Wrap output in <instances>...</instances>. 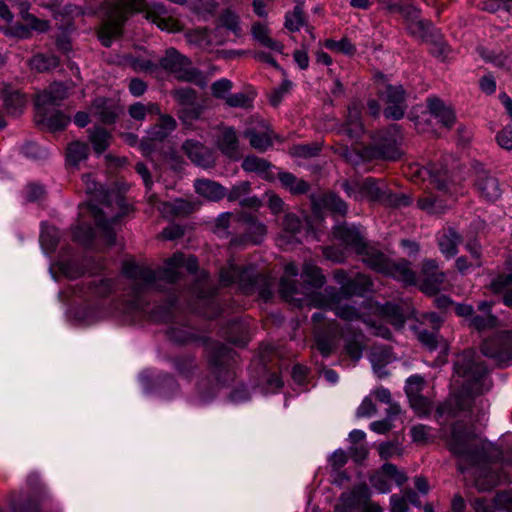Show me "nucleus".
<instances>
[{"instance_id":"nucleus-64","label":"nucleus","mask_w":512,"mask_h":512,"mask_svg":"<svg viewBox=\"0 0 512 512\" xmlns=\"http://www.w3.org/2000/svg\"><path fill=\"white\" fill-rule=\"evenodd\" d=\"M391 512H407L408 504L404 496L392 495L390 498Z\"/></svg>"},{"instance_id":"nucleus-9","label":"nucleus","mask_w":512,"mask_h":512,"mask_svg":"<svg viewBox=\"0 0 512 512\" xmlns=\"http://www.w3.org/2000/svg\"><path fill=\"white\" fill-rule=\"evenodd\" d=\"M160 66L181 80L191 82L198 77V71L191 67L190 61L175 49L166 51L165 56L160 60Z\"/></svg>"},{"instance_id":"nucleus-21","label":"nucleus","mask_w":512,"mask_h":512,"mask_svg":"<svg viewBox=\"0 0 512 512\" xmlns=\"http://www.w3.org/2000/svg\"><path fill=\"white\" fill-rule=\"evenodd\" d=\"M220 281L223 285L237 282L245 288L254 282V273L250 268L240 270L235 264L230 263L227 268L221 270Z\"/></svg>"},{"instance_id":"nucleus-57","label":"nucleus","mask_w":512,"mask_h":512,"mask_svg":"<svg viewBox=\"0 0 512 512\" xmlns=\"http://www.w3.org/2000/svg\"><path fill=\"white\" fill-rule=\"evenodd\" d=\"M412 409L418 415H426L430 411V402L428 399L420 395L408 398Z\"/></svg>"},{"instance_id":"nucleus-20","label":"nucleus","mask_w":512,"mask_h":512,"mask_svg":"<svg viewBox=\"0 0 512 512\" xmlns=\"http://www.w3.org/2000/svg\"><path fill=\"white\" fill-rule=\"evenodd\" d=\"M67 90V87L61 83L52 84L49 89L37 95L36 109L42 111L45 107L59 105L68 96Z\"/></svg>"},{"instance_id":"nucleus-40","label":"nucleus","mask_w":512,"mask_h":512,"mask_svg":"<svg viewBox=\"0 0 512 512\" xmlns=\"http://www.w3.org/2000/svg\"><path fill=\"white\" fill-rule=\"evenodd\" d=\"M89 152L87 144L79 141L72 142L67 148V162L71 166H78L84 161Z\"/></svg>"},{"instance_id":"nucleus-45","label":"nucleus","mask_w":512,"mask_h":512,"mask_svg":"<svg viewBox=\"0 0 512 512\" xmlns=\"http://www.w3.org/2000/svg\"><path fill=\"white\" fill-rule=\"evenodd\" d=\"M130 116L135 120H144L146 115L159 114V107L156 104L149 103L144 105L142 103H135L129 108Z\"/></svg>"},{"instance_id":"nucleus-46","label":"nucleus","mask_w":512,"mask_h":512,"mask_svg":"<svg viewBox=\"0 0 512 512\" xmlns=\"http://www.w3.org/2000/svg\"><path fill=\"white\" fill-rule=\"evenodd\" d=\"M400 411L397 405H391L388 411V417L384 420L374 421L370 424V429L378 434H384L388 432L392 425L391 419L393 415L398 414Z\"/></svg>"},{"instance_id":"nucleus-59","label":"nucleus","mask_w":512,"mask_h":512,"mask_svg":"<svg viewBox=\"0 0 512 512\" xmlns=\"http://www.w3.org/2000/svg\"><path fill=\"white\" fill-rule=\"evenodd\" d=\"M30 30H32L28 24L22 25L17 24L12 27L5 28L3 30L4 34L9 37H16L19 39H26L30 37Z\"/></svg>"},{"instance_id":"nucleus-39","label":"nucleus","mask_w":512,"mask_h":512,"mask_svg":"<svg viewBox=\"0 0 512 512\" xmlns=\"http://www.w3.org/2000/svg\"><path fill=\"white\" fill-rule=\"evenodd\" d=\"M59 238L60 235L57 228L45 224L41 226L40 243L46 254L51 253L55 249Z\"/></svg>"},{"instance_id":"nucleus-2","label":"nucleus","mask_w":512,"mask_h":512,"mask_svg":"<svg viewBox=\"0 0 512 512\" xmlns=\"http://www.w3.org/2000/svg\"><path fill=\"white\" fill-rule=\"evenodd\" d=\"M446 441L449 450L459 458L460 471L473 469L472 474L480 490H488L506 480L495 474L494 468L485 459L482 441L463 424H455Z\"/></svg>"},{"instance_id":"nucleus-38","label":"nucleus","mask_w":512,"mask_h":512,"mask_svg":"<svg viewBox=\"0 0 512 512\" xmlns=\"http://www.w3.org/2000/svg\"><path fill=\"white\" fill-rule=\"evenodd\" d=\"M491 303L483 301L478 305V309L482 311L484 316H473L469 324L477 330L492 327L496 323V318L490 314Z\"/></svg>"},{"instance_id":"nucleus-54","label":"nucleus","mask_w":512,"mask_h":512,"mask_svg":"<svg viewBox=\"0 0 512 512\" xmlns=\"http://www.w3.org/2000/svg\"><path fill=\"white\" fill-rule=\"evenodd\" d=\"M325 46H326V48H328L330 50H334V51H337V52H342V53L347 54V55H351V54H353L355 52V47L347 39H342V40H339V41L327 40L325 42Z\"/></svg>"},{"instance_id":"nucleus-47","label":"nucleus","mask_w":512,"mask_h":512,"mask_svg":"<svg viewBox=\"0 0 512 512\" xmlns=\"http://www.w3.org/2000/svg\"><path fill=\"white\" fill-rule=\"evenodd\" d=\"M82 180L88 194H95L97 199H107L108 195L104 191L103 187L96 182L94 176L91 173L84 174Z\"/></svg>"},{"instance_id":"nucleus-61","label":"nucleus","mask_w":512,"mask_h":512,"mask_svg":"<svg viewBox=\"0 0 512 512\" xmlns=\"http://www.w3.org/2000/svg\"><path fill=\"white\" fill-rule=\"evenodd\" d=\"M291 86L292 83L288 80H285L278 88L274 89V91L270 94L271 104L273 106H277L281 102L284 94H286L289 91Z\"/></svg>"},{"instance_id":"nucleus-1","label":"nucleus","mask_w":512,"mask_h":512,"mask_svg":"<svg viewBox=\"0 0 512 512\" xmlns=\"http://www.w3.org/2000/svg\"><path fill=\"white\" fill-rule=\"evenodd\" d=\"M298 275V268L295 264L289 263L285 266V276L280 282V292L287 301L295 302L298 306H315L328 308L346 321L361 320L370 328L374 329V334L383 338H388L390 332L382 325L377 326V320L370 319L369 316L386 318L396 328H401L405 318L397 305L387 303L379 305L367 302L360 309H356L348 304H342L339 295L332 291L325 290V294L309 293L303 297L298 296V291L293 284L289 283L288 277Z\"/></svg>"},{"instance_id":"nucleus-32","label":"nucleus","mask_w":512,"mask_h":512,"mask_svg":"<svg viewBox=\"0 0 512 512\" xmlns=\"http://www.w3.org/2000/svg\"><path fill=\"white\" fill-rule=\"evenodd\" d=\"M252 35L263 46L270 48L271 50H274L278 53H283L284 46L269 36V29L265 24L255 23L252 26Z\"/></svg>"},{"instance_id":"nucleus-11","label":"nucleus","mask_w":512,"mask_h":512,"mask_svg":"<svg viewBox=\"0 0 512 512\" xmlns=\"http://www.w3.org/2000/svg\"><path fill=\"white\" fill-rule=\"evenodd\" d=\"M176 127L175 120L167 115H161L159 122L155 124L149 131L146 140L140 144V150L145 156H149L156 142L165 139Z\"/></svg>"},{"instance_id":"nucleus-53","label":"nucleus","mask_w":512,"mask_h":512,"mask_svg":"<svg viewBox=\"0 0 512 512\" xmlns=\"http://www.w3.org/2000/svg\"><path fill=\"white\" fill-rule=\"evenodd\" d=\"M424 387V379L419 375H412L406 381V394L408 398L420 395Z\"/></svg>"},{"instance_id":"nucleus-6","label":"nucleus","mask_w":512,"mask_h":512,"mask_svg":"<svg viewBox=\"0 0 512 512\" xmlns=\"http://www.w3.org/2000/svg\"><path fill=\"white\" fill-rule=\"evenodd\" d=\"M455 373L463 378L464 390L468 394H481L490 389L486 367L476 361L473 352H465L455 363Z\"/></svg>"},{"instance_id":"nucleus-8","label":"nucleus","mask_w":512,"mask_h":512,"mask_svg":"<svg viewBox=\"0 0 512 512\" xmlns=\"http://www.w3.org/2000/svg\"><path fill=\"white\" fill-rule=\"evenodd\" d=\"M370 490L366 485H359L350 492L343 493L335 512H383L382 508L370 502Z\"/></svg>"},{"instance_id":"nucleus-18","label":"nucleus","mask_w":512,"mask_h":512,"mask_svg":"<svg viewBox=\"0 0 512 512\" xmlns=\"http://www.w3.org/2000/svg\"><path fill=\"white\" fill-rule=\"evenodd\" d=\"M397 134V129L393 128V134H389L380 139L376 143L374 148L375 157L384 160H396L401 156V150L399 148L400 137Z\"/></svg>"},{"instance_id":"nucleus-52","label":"nucleus","mask_w":512,"mask_h":512,"mask_svg":"<svg viewBox=\"0 0 512 512\" xmlns=\"http://www.w3.org/2000/svg\"><path fill=\"white\" fill-rule=\"evenodd\" d=\"M322 204L325 208L341 215L345 214L347 210L346 204L334 194L325 195L322 198Z\"/></svg>"},{"instance_id":"nucleus-26","label":"nucleus","mask_w":512,"mask_h":512,"mask_svg":"<svg viewBox=\"0 0 512 512\" xmlns=\"http://www.w3.org/2000/svg\"><path fill=\"white\" fill-rule=\"evenodd\" d=\"M217 147L228 157H238V140L236 132L231 127H224L217 136Z\"/></svg>"},{"instance_id":"nucleus-51","label":"nucleus","mask_w":512,"mask_h":512,"mask_svg":"<svg viewBox=\"0 0 512 512\" xmlns=\"http://www.w3.org/2000/svg\"><path fill=\"white\" fill-rule=\"evenodd\" d=\"M418 206L431 214H439L442 213L446 206L442 203V201H439L435 199L434 197L427 196L422 199H419Z\"/></svg>"},{"instance_id":"nucleus-25","label":"nucleus","mask_w":512,"mask_h":512,"mask_svg":"<svg viewBox=\"0 0 512 512\" xmlns=\"http://www.w3.org/2000/svg\"><path fill=\"white\" fill-rule=\"evenodd\" d=\"M300 228V219L294 214L287 213L283 221V231L277 239L278 245L280 247H285L297 242V234L300 232Z\"/></svg>"},{"instance_id":"nucleus-12","label":"nucleus","mask_w":512,"mask_h":512,"mask_svg":"<svg viewBox=\"0 0 512 512\" xmlns=\"http://www.w3.org/2000/svg\"><path fill=\"white\" fill-rule=\"evenodd\" d=\"M381 98L387 104L384 110L386 118L398 120L403 117L406 106L404 90L401 86H387L381 92Z\"/></svg>"},{"instance_id":"nucleus-31","label":"nucleus","mask_w":512,"mask_h":512,"mask_svg":"<svg viewBox=\"0 0 512 512\" xmlns=\"http://www.w3.org/2000/svg\"><path fill=\"white\" fill-rule=\"evenodd\" d=\"M477 187L480 194L488 200L494 201L501 195V189L498 180L485 173L479 175Z\"/></svg>"},{"instance_id":"nucleus-29","label":"nucleus","mask_w":512,"mask_h":512,"mask_svg":"<svg viewBox=\"0 0 512 512\" xmlns=\"http://www.w3.org/2000/svg\"><path fill=\"white\" fill-rule=\"evenodd\" d=\"M509 494H499L493 503L484 499H477L474 502V509L476 512H512L510 505H505L511 502Z\"/></svg>"},{"instance_id":"nucleus-27","label":"nucleus","mask_w":512,"mask_h":512,"mask_svg":"<svg viewBox=\"0 0 512 512\" xmlns=\"http://www.w3.org/2000/svg\"><path fill=\"white\" fill-rule=\"evenodd\" d=\"M428 107L432 116L444 127L450 128L455 122V114L451 107L447 106L442 100L438 98H430L428 100Z\"/></svg>"},{"instance_id":"nucleus-49","label":"nucleus","mask_w":512,"mask_h":512,"mask_svg":"<svg viewBox=\"0 0 512 512\" xmlns=\"http://www.w3.org/2000/svg\"><path fill=\"white\" fill-rule=\"evenodd\" d=\"M302 277L311 286H321L324 282L320 270L315 265L310 263L304 265Z\"/></svg>"},{"instance_id":"nucleus-24","label":"nucleus","mask_w":512,"mask_h":512,"mask_svg":"<svg viewBox=\"0 0 512 512\" xmlns=\"http://www.w3.org/2000/svg\"><path fill=\"white\" fill-rule=\"evenodd\" d=\"M338 282L342 285V289L347 294H362L366 291H369L372 287V282L370 279L363 275L357 274L353 279H349L346 282V274L341 271L335 274Z\"/></svg>"},{"instance_id":"nucleus-4","label":"nucleus","mask_w":512,"mask_h":512,"mask_svg":"<svg viewBox=\"0 0 512 512\" xmlns=\"http://www.w3.org/2000/svg\"><path fill=\"white\" fill-rule=\"evenodd\" d=\"M130 12H145L146 18L155 23L161 30L173 32L178 30V24L165 16V9L160 4L149 5L144 0H118L108 11L99 37L102 44L109 47L112 38L121 33V28Z\"/></svg>"},{"instance_id":"nucleus-3","label":"nucleus","mask_w":512,"mask_h":512,"mask_svg":"<svg viewBox=\"0 0 512 512\" xmlns=\"http://www.w3.org/2000/svg\"><path fill=\"white\" fill-rule=\"evenodd\" d=\"M334 235L356 254L361 255L362 261L373 270L391 276L406 285L416 282L415 273L409 268L407 261H391L375 248L367 246L357 227L339 225L335 227Z\"/></svg>"},{"instance_id":"nucleus-43","label":"nucleus","mask_w":512,"mask_h":512,"mask_svg":"<svg viewBox=\"0 0 512 512\" xmlns=\"http://www.w3.org/2000/svg\"><path fill=\"white\" fill-rule=\"evenodd\" d=\"M110 138V134L102 128H96L90 133V141L98 154L104 152L110 145Z\"/></svg>"},{"instance_id":"nucleus-36","label":"nucleus","mask_w":512,"mask_h":512,"mask_svg":"<svg viewBox=\"0 0 512 512\" xmlns=\"http://www.w3.org/2000/svg\"><path fill=\"white\" fill-rule=\"evenodd\" d=\"M18 8L22 19L31 29L37 32H45L48 30L49 23L46 20L38 19L34 15L28 13L29 3L26 0L19 1Z\"/></svg>"},{"instance_id":"nucleus-44","label":"nucleus","mask_w":512,"mask_h":512,"mask_svg":"<svg viewBox=\"0 0 512 512\" xmlns=\"http://www.w3.org/2000/svg\"><path fill=\"white\" fill-rule=\"evenodd\" d=\"M29 64L32 69L39 72H44L57 67L58 59L53 55L39 54L34 56L30 60Z\"/></svg>"},{"instance_id":"nucleus-56","label":"nucleus","mask_w":512,"mask_h":512,"mask_svg":"<svg viewBox=\"0 0 512 512\" xmlns=\"http://www.w3.org/2000/svg\"><path fill=\"white\" fill-rule=\"evenodd\" d=\"M232 88V83L230 80L222 78L213 83L211 90L213 96L216 98H227L228 93Z\"/></svg>"},{"instance_id":"nucleus-37","label":"nucleus","mask_w":512,"mask_h":512,"mask_svg":"<svg viewBox=\"0 0 512 512\" xmlns=\"http://www.w3.org/2000/svg\"><path fill=\"white\" fill-rule=\"evenodd\" d=\"M374 372L379 376H383L382 368L386 364L392 362L394 357L390 350L382 348H374L369 355Z\"/></svg>"},{"instance_id":"nucleus-28","label":"nucleus","mask_w":512,"mask_h":512,"mask_svg":"<svg viewBox=\"0 0 512 512\" xmlns=\"http://www.w3.org/2000/svg\"><path fill=\"white\" fill-rule=\"evenodd\" d=\"M91 113L104 123H112L118 114V107L112 100L96 99L91 106Z\"/></svg>"},{"instance_id":"nucleus-42","label":"nucleus","mask_w":512,"mask_h":512,"mask_svg":"<svg viewBox=\"0 0 512 512\" xmlns=\"http://www.w3.org/2000/svg\"><path fill=\"white\" fill-rule=\"evenodd\" d=\"M363 131L359 111L356 107L349 109V115L344 127V132L351 138H358Z\"/></svg>"},{"instance_id":"nucleus-19","label":"nucleus","mask_w":512,"mask_h":512,"mask_svg":"<svg viewBox=\"0 0 512 512\" xmlns=\"http://www.w3.org/2000/svg\"><path fill=\"white\" fill-rule=\"evenodd\" d=\"M149 201L165 217L180 216L191 213L195 205L183 199H177L173 203L158 202L155 195L149 196Z\"/></svg>"},{"instance_id":"nucleus-13","label":"nucleus","mask_w":512,"mask_h":512,"mask_svg":"<svg viewBox=\"0 0 512 512\" xmlns=\"http://www.w3.org/2000/svg\"><path fill=\"white\" fill-rule=\"evenodd\" d=\"M362 193L368 197L371 200H384L388 201L389 203L395 205V206H406L410 203V200L408 197L401 195V196H392L388 194L384 189V185L381 183L376 182L375 180L371 178L365 179L360 184Z\"/></svg>"},{"instance_id":"nucleus-15","label":"nucleus","mask_w":512,"mask_h":512,"mask_svg":"<svg viewBox=\"0 0 512 512\" xmlns=\"http://www.w3.org/2000/svg\"><path fill=\"white\" fill-rule=\"evenodd\" d=\"M422 284L421 289L426 294H435L443 282L444 274L439 271L434 260H427L422 266Z\"/></svg>"},{"instance_id":"nucleus-41","label":"nucleus","mask_w":512,"mask_h":512,"mask_svg":"<svg viewBox=\"0 0 512 512\" xmlns=\"http://www.w3.org/2000/svg\"><path fill=\"white\" fill-rule=\"evenodd\" d=\"M242 167L248 172H257L267 179H272L269 174L270 164L255 156H248L243 160Z\"/></svg>"},{"instance_id":"nucleus-16","label":"nucleus","mask_w":512,"mask_h":512,"mask_svg":"<svg viewBox=\"0 0 512 512\" xmlns=\"http://www.w3.org/2000/svg\"><path fill=\"white\" fill-rule=\"evenodd\" d=\"M187 40L202 49H209L217 45H222L226 42V35H218L214 30L208 31L207 29L197 28L187 33Z\"/></svg>"},{"instance_id":"nucleus-17","label":"nucleus","mask_w":512,"mask_h":512,"mask_svg":"<svg viewBox=\"0 0 512 512\" xmlns=\"http://www.w3.org/2000/svg\"><path fill=\"white\" fill-rule=\"evenodd\" d=\"M245 136L249 138L251 146L260 151L267 150L273 143L272 132L264 121H257L247 129Z\"/></svg>"},{"instance_id":"nucleus-55","label":"nucleus","mask_w":512,"mask_h":512,"mask_svg":"<svg viewBox=\"0 0 512 512\" xmlns=\"http://www.w3.org/2000/svg\"><path fill=\"white\" fill-rule=\"evenodd\" d=\"M253 100V96H250L244 92H239L230 95L226 98V103L231 107H249Z\"/></svg>"},{"instance_id":"nucleus-30","label":"nucleus","mask_w":512,"mask_h":512,"mask_svg":"<svg viewBox=\"0 0 512 512\" xmlns=\"http://www.w3.org/2000/svg\"><path fill=\"white\" fill-rule=\"evenodd\" d=\"M196 192L210 200V201H218L225 196V188L220 184L211 181V180H197L194 184Z\"/></svg>"},{"instance_id":"nucleus-48","label":"nucleus","mask_w":512,"mask_h":512,"mask_svg":"<svg viewBox=\"0 0 512 512\" xmlns=\"http://www.w3.org/2000/svg\"><path fill=\"white\" fill-rule=\"evenodd\" d=\"M5 105L9 113L18 115L25 107L26 99L22 94L15 92L6 98Z\"/></svg>"},{"instance_id":"nucleus-60","label":"nucleus","mask_w":512,"mask_h":512,"mask_svg":"<svg viewBox=\"0 0 512 512\" xmlns=\"http://www.w3.org/2000/svg\"><path fill=\"white\" fill-rule=\"evenodd\" d=\"M422 172L429 173L430 182L435 185L438 189H445L446 188V182L443 176H446L447 171L446 170H435V169H424Z\"/></svg>"},{"instance_id":"nucleus-14","label":"nucleus","mask_w":512,"mask_h":512,"mask_svg":"<svg viewBox=\"0 0 512 512\" xmlns=\"http://www.w3.org/2000/svg\"><path fill=\"white\" fill-rule=\"evenodd\" d=\"M405 480L406 477L402 472L398 471L396 466L386 463L382 466L381 471L371 478V484L380 493H387L391 489V481L401 485Z\"/></svg>"},{"instance_id":"nucleus-5","label":"nucleus","mask_w":512,"mask_h":512,"mask_svg":"<svg viewBox=\"0 0 512 512\" xmlns=\"http://www.w3.org/2000/svg\"><path fill=\"white\" fill-rule=\"evenodd\" d=\"M197 260L194 256H185L182 253L174 254L165 264L163 269L155 273L147 267L139 266L132 261H126L123 265V273L126 277L141 282L144 286L152 285L157 278H163L168 282L176 281L185 269L189 273L197 270Z\"/></svg>"},{"instance_id":"nucleus-62","label":"nucleus","mask_w":512,"mask_h":512,"mask_svg":"<svg viewBox=\"0 0 512 512\" xmlns=\"http://www.w3.org/2000/svg\"><path fill=\"white\" fill-rule=\"evenodd\" d=\"M498 144L507 150L512 149V123L507 125L496 137Z\"/></svg>"},{"instance_id":"nucleus-23","label":"nucleus","mask_w":512,"mask_h":512,"mask_svg":"<svg viewBox=\"0 0 512 512\" xmlns=\"http://www.w3.org/2000/svg\"><path fill=\"white\" fill-rule=\"evenodd\" d=\"M36 121L51 131H57L65 128L69 124L70 118L59 111L50 112L48 106L42 111L37 109Z\"/></svg>"},{"instance_id":"nucleus-58","label":"nucleus","mask_w":512,"mask_h":512,"mask_svg":"<svg viewBox=\"0 0 512 512\" xmlns=\"http://www.w3.org/2000/svg\"><path fill=\"white\" fill-rule=\"evenodd\" d=\"M418 339L430 351L435 350L439 345V340L435 332L421 330L418 333Z\"/></svg>"},{"instance_id":"nucleus-35","label":"nucleus","mask_w":512,"mask_h":512,"mask_svg":"<svg viewBox=\"0 0 512 512\" xmlns=\"http://www.w3.org/2000/svg\"><path fill=\"white\" fill-rule=\"evenodd\" d=\"M223 29L233 32L235 35L240 34L239 17L231 10L226 9L219 17L218 26L214 31L218 35H225Z\"/></svg>"},{"instance_id":"nucleus-22","label":"nucleus","mask_w":512,"mask_h":512,"mask_svg":"<svg viewBox=\"0 0 512 512\" xmlns=\"http://www.w3.org/2000/svg\"><path fill=\"white\" fill-rule=\"evenodd\" d=\"M183 149L187 156L196 165L207 168L214 163L211 153L201 143L193 140H187L183 144Z\"/></svg>"},{"instance_id":"nucleus-7","label":"nucleus","mask_w":512,"mask_h":512,"mask_svg":"<svg viewBox=\"0 0 512 512\" xmlns=\"http://www.w3.org/2000/svg\"><path fill=\"white\" fill-rule=\"evenodd\" d=\"M232 224L239 230L246 233V241L254 244L260 243L267 233L265 224L255 220L251 215L245 213L238 215L223 213L219 215L216 220L215 232L219 236L223 237L226 234L227 228Z\"/></svg>"},{"instance_id":"nucleus-63","label":"nucleus","mask_w":512,"mask_h":512,"mask_svg":"<svg viewBox=\"0 0 512 512\" xmlns=\"http://www.w3.org/2000/svg\"><path fill=\"white\" fill-rule=\"evenodd\" d=\"M376 412V407L372 400L369 397L364 398V400L359 405L356 415L357 417H371Z\"/></svg>"},{"instance_id":"nucleus-34","label":"nucleus","mask_w":512,"mask_h":512,"mask_svg":"<svg viewBox=\"0 0 512 512\" xmlns=\"http://www.w3.org/2000/svg\"><path fill=\"white\" fill-rule=\"evenodd\" d=\"M278 178L282 186L292 194H304L309 190V184L289 172H279Z\"/></svg>"},{"instance_id":"nucleus-50","label":"nucleus","mask_w":512,"mask_h":512,"mask_svg":"<svg viewBox=\"0 0 512 512\" xmlns=\"http://www.w3.org/2000/svg\"><path fill=\"white\" fill-rule=\"evenodd\" d=\"M304 25L303 11L300 6H296L293 12L286 15L285 27L294 32L300 30Z\"/></svg>"},{"instance_id":"nucleus-10","label":"nucleus","mask_w":512,"mask_h":512,"mask_svg":"<svg viewBox=\"0 0 512 512\" xmlns=\"http://www.w3.org/2000/svg\"><path fill=\"white\" fill-rule=\"evenodd\" d=\"M482 353L499 362L512 361V333L507 332L486 339L481 347Z\"/></svg>"},{"instance_id":"nucleus-33","label":"nucleus","mask_w":512,"mask_h":512,"mask_svg":"<svg viewBox=\"0 0 512 512\" xmlns=\"http://www.w3.org/2000/svg\"><path fill=\"white\" fill-rule=\"evenodd\" d=\"M459 241L460 237L454 230L449 229L447 231H443V233L438 238L440 251L447 258L455 256L457 253V246Z\"/></svg>"}]
</instances>
